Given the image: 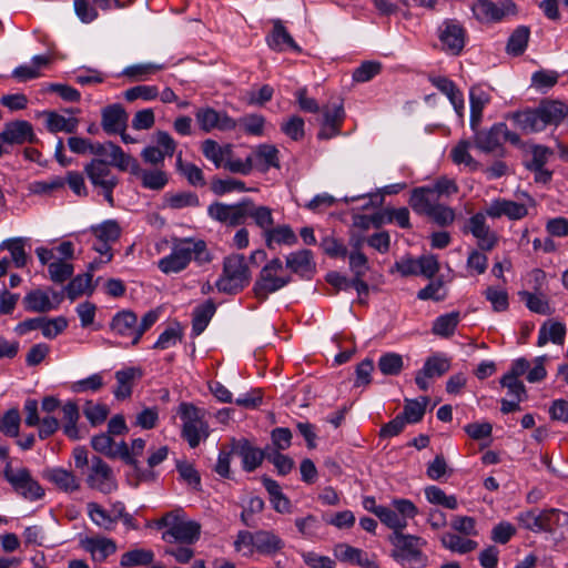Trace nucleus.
Returning <instances> with one entry per match:
<instances>
[{
    "label": "nucleus",
    "mask_w": 568,
    "mask_h": 568,
    "mask_svg": "<svg viewBox=\"0 0 568 568\" xmlns=\"http://www.w3.org/2000/svg\"><path fill=\"white\" fill-rule=\"evenodd\" d=\"M90 153L98 156L97 159H109L108 162H111V164L116 166L120 171H125L132 158L130 154L124 153L119 145L110 141L104 143H91Z\"/></svg>",
    "instance_id": "nucleus-23"
},
{
    "label": "nucleus",
    "mask_w": 568,
    "mask_h": 568,
    "mask_svg": "<svg viewBox=\"0 0 568 568\" xmlns=\"http://www.w3.org/2000/svg\"><path fill=\"white\" fill-rule=\"evenodd\" d=\"M280 151L272 144H260L248 155L252 161L253 169L260 172H267L271 168L280 169Z\"/></svg>",
    "instance_id": "nucleus-26"
},
{
    "label": "nucleus",
    "mask_w": 568,
    "mask_h": 568,
    "mask_svg": "<svg viewBox=\"0 0 568 568\" xmlns=\"http://www.w3.org/2000/svg\"><path fill=\"white\" fill-rule=\"evenodd\" d=\"M568 114V106L560 101H546L536 109H527L508 115L515 125L525 133L545 130L548 125H558Z\"/></svg>",
    "instance_id": "nucleus-1"
},
{
    "label": "nucleus",
    "mask_w": 568,
    "mask_h": 568,
    "mask_svg": "<svg viewBox=\"0 0 568 568\" xmlns=\"http://www.w3.org/2000/svg\"><path fill=\"white\" fill-rule=\"evenodd\" d=\"M516 520L532 532L555 534L559 528L568 527V513L557 508L528 509L520 511Z\"/></svg>",
    "instance_id": "nucleus-6"
},
{
    "label": "nucleus",
    "mask_w": 568,
    "mask_h": 568,
    "mask_svg": "<svg viewBox=\"0 0 568 568\" xmlns=\"http://www.w3.org/2000/svg\"><path fill=\"white\" fill-rule=\"evenodd\" d=\"M475 18L480 22H498L506 16L516 13V4L511 0L493 2L489 0H477L471 6Z\"/></svg>",
    "instance_id": "nucleus-16"
},
{
    "label": "nucleus",
    "mask_w": 568,
    "mask_h": 568,
    "mask_svg": "<svg viewBox=\"0 0 568 568\" xmlns=\"http://www.w3.org/2000/svg\"><path fill=\"white\" fill-rule=\"evenodd\" d=\"M251 281V271L243 254H231L223 260V270L215 283L219 292L235 295Z\"/></svg>",
    "instance_id": "nucleus-4"
},
{
    "label": "nucleus",
    "mask_w": 568,
    "mask_h": 568,
    "mask_svg": "<svg viewBox=\"0 0 568 568\" xmlns=\"http://www.w3.org/2000/svg\"><path fill=\"white\" fill-rule=\"evenodd\" d=\"M442 544L446 549L458 554H468L478 547V542L453 532L442 536Z\"/></svg>",
    "instance_id": "nucleus-45"
},
{
    "label": "nucleus",
    "mask_w": 568,
    "mask_h": 568,
    "mask_svg": "<svg viewBox=\"0 0 568 568\" xmlns=\"http://www.w3.org/2000/svg\"><path fill=\"white\" fill-rule=\"evenodd\" d=\"M111 162L104 159H92L84 166V172L91 184L100 189L101 194L109 205H114L113 190L119 184V178L112 172Z\"/></svg>",
    "instance_id": "nucleus-10"
},
{
    "label": "nucleus",
    "mask_w": 568,
    "mask_h": 568,
    "mask_svg": "<svg viewBox=\"0 0 568 568\" xmlns=\"http://www.w3.org/2000/svg\"><path fill=\"white\" fill-rule=\"evenodd\" d=\"M77 118H65L57 112H49L47 115V129L51 133L65 132L74 133L78 130Z\"/></svg>",
    "instance_id": "nucleus-46"
},
{
    "label": "nucleus",
    "mask_w": 568,
    "mask_h": 568,
    "mask_svg": "<svg viewBox=\"0 0 568 568\" xmlns=\"http://www.w3.org/2000/svg\"><path fill=\"white\" fill-rule=\"evenodd\" d=\"M87 513L94 525L105 531H112L115 528V519L111 517L110 511L100 504L90 501L87 504Z\"/></svg>",
    "instance_id": "nucleus-42"
},
{
    "label": "nucleus",
    "mask_w": 568,
    "mask_h": 568,
    "mask_svg": "<svg viewBox=\"0 0 568 568\" xmlns=\"http://www.w3.org/2000/svg\"><path fill=\"white\" fill-rule=\"evenodd\" d=\"M202 152L203 155L212 161L216 168H220L224 164V158L226 153H230V148H222L214 140L207 139L202 143Z\"/></svg>",
    "instance_id": "nucleus-61"
},
{
    "label": "nucleus",
    "mask_w": 568,
    "mask_h": 568,
    "mask_svg": "<svg viewBox=\"0 0 568 568\" xmlns=\"http://www.w3.org/2000/svg\"><path fill=\"white\" fill-rule=\"evenodd\" d=\"M267 44L275 51L292 50L301 52V47L295 42L283 22L277 19L273 21V29L266 38Z\"/></svg>",
    "instance_id": "nucleus-27"
},
{
    "label": "nucleus",
    "mask_w": 568,
    "mask_h": 568,
    "mask_svg": "<svg viewBox=\"0 0 568 568\" xmlns=\"http://www.w3.org/2000/svg\"><path fill=\"white\" fill-rule=\"evenodd\" d=\"M92 276L93 275L91 273H85L73 277L64 288L67 296L71 301H74L77 297L85 293L91 294L93 292V287L91 285Z\"/></svg>",
    "instance_id": "nucleus-48"
},
{
    "label": "nucleus",
    "mask_w": 568,
    "mask_h": 568,
    "mask_svg": "<svg viewBox=\"0 0 568 568\" xmlns=\"http://www.w3.org/2000/svg\"><path fill=\"white\" fill-rule=\"evenodd\" d=\"M45 478L64 491H74L80 487L79 479L75 475L63 468L57 467L48 469L45 471Z\"/></svg>",
    "instance_id": "nucleus-36"
},
{
    "label": "nucleus",
    "mask_w": 568,
    "mask_h": 568,
    "mask_svg": "<svg viewBox=\"0 0 568 568\" xmlns=\"http://www.w3.org/2000/svg\"><path fill=\"white\" fill-rule=\"evenodd\" d=\"M265 244L268 248H273V244L283 245H295L297 243V236L290 225L283 224L276 227H271L264 235Z\"/></svg>",
    "instance_id": "nucleus-38"
},
{
    "label": "nucleus",
    "mask_w": 568,
    "mask_h": 568,
    "mask_svg": "<svg viewBox=\"0 0 568 568\" xmlns=\"http://www.w3.org/2000/svg\"><path fill=\"white\" fill-rule=\"evenodd\" d=\"M235 452L242 458L243 469L248 473L261 466L267 455L264 450L252 446L247 439H241L235 447Z\"/></svg>",
    "instance_id": "nucleus-32"
},
{
    "label": "nucleus",
    "mask_w": 568,
    "mask_h": 568,
    "mask_svg": "<svg viewBox=\"0 0 568 568\" xmlns=\"http://www.w3.org/2000/svg\"><path fill=\"white\" fill-rule=\"evenodd\" d=\"M292 277L284 273L283 262L278 257L268 261L260 271L254 285V296L264 302L268 296L288 285Z\"/></svg>",
    "instance_id": "nucleus-7"
},
{
    "label": "nucleus",
    "mask_w": 568,
    "mask_h": 568,
    "mask_svg": "<svg viewBox=\"0 0 568 568\" xmlns=\"http://www.w3.org/2000/svg\"><path fill=\"white\" fill-rule=\"evenodd\" d=\"M195 120L200 129L205 132L219 130L222 132L233 131L237 128L235 119L230 116L225 111H217L214 108L205 106L195 111Z\"/></svg>",
    "instance_id": "nucleus-15"
},
{
    "label": "nucleus",
    "mask_w": 568,
    "mask_h": 568,
    "mask_svg": "<svg viewBox=\"0 0 568 568\" xmlns=\"http://www.w3.org/2000/svg\"><path fill=\"white\" fill-rule=\"evenodd\" d=\"M439 202L430 186H418L412 190L409 205L419 215L427 213Z\"/></svg>",
    "instance_id": "nucleus-30"
},
{
    "label": "nucleus",
    "mask_w": 568,
    "mask_h": 568,
    "mask_svg": "<svg viewBox=\"0 0 568 568\" xmlns=\"http://www.w3.org/2000/svg\"><path fill=\"white\" fill-rule=\"evenodd\" d=\"M164 202L169 207L174 210L200 205L199 196L193 192L166 193L164 195Z\"/></svg>",
    "instance_id": "nucleus-54"
},
{
    "label": "nucleus",
    "mask_w": 568,
    "mask_h": 568,
    "mask_svg": "<svg viewBox=\"0 0 568 568\" xmlns=\"http://www.w3.org/2000/svg\"><path fill=\"white\" fill-rule=\"evenodd\" d=\"M247 197L234 204L213 202L207 207V214L212 220L229 226H239L246 221Z\"/></svg>",
    "instance_id": "nucleus-14"
},
{
    "label": "nucleus",
    "mask_w": 568,
    "mask_h": 568,
    "mask_svg": "<svg viewBox=\"0 0 568 568\" xmlns=\"http://www.w3.org/2000/svg\"><path fill=\"white\" fill-rule=\"evenodd\" d=\"M529 37H530V29L528 27H526V26L517 27L513 31V33L510 34V37L507 41V45H506L507 53L510 55H514V57L521 55L526 51V48H527L528 41H529Z\"/></svg>",
    "instance_id": "nucleus-43"
},
{
    "label": "nucleus",
    "mask_w": 568,
    "mask_h": 568,
    "mask_svg": "<svg viewBox=\"0 0 568 568\" xmlns=\"http://www.w3.org/2000/svg\"><path fill=\"white\" fill-rule=\"evenodd\" d=\"M79 418L80 413L77 403L67 402L62 406V428L64 435L72 440H77L82 437L78 428Z\"/></svg>",
    "instance_id": "nucleus-34"
},
{
    "label": "nucleus",
    "mask_w": 568,
    "mask_h": 568,
    "mask_svg": "<svg viewBox=\"0 0 568 568\" xmlns=\"http://www.w3.org/2000/svg\"><path fill=\"white\" fill-rule=\"evenodd\" d=\"M374 514L381 519L383 524L393 529V532H400L406 528V523L403 517L396 513L395 508L379 506L374 509Z\"/></svg>",
    "instance_id": "nucleus-53"
},
{
    "label": "nucleus",
    "mask_w": 568,
    "mask_h": 568,
    "mask_svg": "<svg viewBox=\"0 0 568 568\" xmlns=\"http://www.w3.org/2000/svg\"><path fill=\"white\" fill-rule=\"evenodd\" d=\"M333 552L335 558L342 562L363 568H379L375 561L369 559L366 551L348 544L341 542L335 545Z\"/></svg>",
    "instance_id": "nucleus-25"
},
{
    "label": "nucleus",
    "mask_w": 568,
    "mask_h": 568,
    "mask_svg": "<svg viewBox=\"0 0 568 568\" xmlns=\"http://www.w3.org/2000/svg\"><path fill=\"white\" fill-rule=\"evenodd\" d=\"M460 322L459 312H450L444 315L438 316L433 324L432 332L433 334L440 337H450L454 335L458 323Z\"/></svg>",
    "instance_id": "nucleus-44"
},
{
    "label": "nucleus",
    "mask_w": 568,
    "mask_h": 568,
    "mask_svg": "<svg viewBox=\"0 0 568 568\" xmlns=\"http://www.w3.org/2000/svg\"><path fill=\"white\" fill-rule=\"evenodd\" d=\"M23 305L28 312L47 313L54 310V304H50V295L40 288L30 291L23 297Z\"/></svg>",
    "instance_id": "nucleus-37"
},
{
    "label": "nucleus",
    "mask_w": 568,
    "mask_h": 568,
    "mask_svg": "<svg viewBox=\"0 0 568 568\" xmlns=\"http://www.w3.org/2000/svg\"><path fill=\"white\" fill-rule=\"evenodd\" d=\"M159 320V312L148 311L141 321L134 312L125 310L116 313L111 321V329L118 336L129 338L130 344L135 346L139 344L143 334L149 331Z\"/></svg>",
    "instance_id": "nucleus-5"
},
{
    "label": "nucleus",
    "mask_w": 568,
    "mask_h": 568,
    "mask_svg": "<svg viewBox=\"0 0 568 568\" xmlns=\"http://www.w3.org/2000/svg\"><path fill=\"white\" fill-rule=\"evenodd\" d=\"M1 139L9 145L37 142L32 125L24 120L7 123L1 132Z\"/></svg>",
    "instance_id": "nucleus-24"
},
{
    "label": "nucleus",
    "mask_w": 568,
    "mask_h": 568,
    "mask_svg": "<svg viewBox=\"0 0 568 568\" xmlns=\"http://www.w3.org/2000/svg\"><path fill=\"white\" fill-rule=\"evenodd\" d=\"M24 244L26 240L22 237L10 239L1 244V248H7L10 252L12 261L18 268L27 265Z\"/></svg>",
    "instance_id": "nucleus-58"
},
{
    "label": "nucleus",
    "mask_w": 568,
    "mask_h": 568,
    "mask_svg": "<svg viewBox=\"0 0 568 568\" xmlns=\"http://www.w3.org/2000/svg\"><path fill=\"white\" fill-rule=\"evenodd\" d=\"M362 241L357 240L353 245V251L349 253V268L354 276H365L368 271V260L364 253L361 252Z\"/></svg>",
    "instance_id": "nucleus-59"
},
{
    "label": "nucleus",
    "mask_w": 568,
    "mask_h": 568,
    "mask_svg": "<svg viewBox=\"0 0 568 568\" xmlns=\"http://www.w3.org/2000/svg\"><path fill=\"white\" fill-rule=\"evenodd\" d=\"M128 114L119 103L108 105L102 110L101 125L108 134L123 131L126 126Z\"/></svg>",
    "instance_id": "nucleus-29"
},
{
    "label": "nucleus",
    "mask_w": 568,
    "mask_h": 568,
    "mask_svg": "<svg viewBox=\"0 0 568 568\" xmlns=\"http://www.w3.org/2000/svg\"><path fill=\"white\" fill-rule=\"evenodd\" d=\"M3 478L9 483L16 494L27 500H39L44 496V489L36 480L27 467H12L11 462H7L2 470Z\"/></svg>",
    "instance_id": "nucleus-9"
},
{
    "label": "nucleus",
    "mask_w": 568,
    "mask_h": 568,
    "mask_svg": "<svg viewBox=\"0 0 568 568\" xmlns=\"http://www.w3.org/2000/svg\"><path fill=\"white\" fill-rule=\"evenodd\" d=\"M87 484L90 488L97 489L102 494H111L118 487L111 467L99 456L91 458Z\"/></svg>",
    "instance_id": "nucleus-17"
},
{
    "label": "nucleus",
    "mask_w": 568,
    "mask_h": 568,
    "mask_svg": "<svg viewBox=\"0 0 568 568\" xmlns=\"http://www.w3.org/2000/svg\"><path fill=\"white\" fill-rule=\"evenodd\" d=\"M377 367L383 375L397 376L404 368L403 356L393 352L385 353L379 357Z\"/></svg>",
    "instance_id": "nucleus-49"
},
{
    "label": "nucleus",
    "mask_w": 568,
    "mask_h": 568,
    "mask_svg": "<svg viewBox=\"0 0 568 568\" xmlns=\"http://www.w3.org/2000/svg\"><path fill=\"white\" fill-rule=\"evenodd\" d=\"M125 171L139 178L142 186L148 190L161 191L169 182V175L165 171L159 168L153 170L142 169L134 158L130 159Z\"/></svg>",
    "instance_id": "nucleus-20"
},
{
    "label": "nucleus",
    "mask_w": 568,
    "mask_h": 568,
    "mask_svg": "<svg viewBox=\"0 0 568 568\" xmlns=\"http://www.w3.org/2000/svg\"><path fill=\"white\" fill-rule=\"evenodd\" d=\"M83 547L89 551L93 560L102 562L116 550V545L112 539L104 537L88 538L83 541Z\"/></svg>",
    "instance_id": "nucleus-33"
},
{
    "label": "nucleus",
    "mask_w": 568,
    "mask_h": 568,
    "mask_svg": "<svg viewBox=\"0 0 568 568\" xmlns=\"http://www.w3.org/2000/svg\"><path fill=\"white\" fill-rule=\"evenodd\" d=\"M530 160L526 162L527 170L545 168L554 155V151L548 146L537 144L530 148Z\"/></svg>",
    "instance_id": "nucleus-63"
},
{
    "label": "nucleus",
    "mask_w": 568,
    "mask_h": 568,
    "mask_svg": "<svg viewBox=\"0 0 568 568\" xmlns=\"http://www.w3.org/2000/svg\"><path fill=\"white\" fill-rule=\"evenodd\" d=\"M256 530H239L233 542L235 551L242 552L243 556H252L255 554Z\"/></svg>",
    "instance_id": "nucleus-60"
},
{
    "label": "nucleus",
    "mask_w": 568,
    "mask_h": 568,
    "mask_svg": "<svg viewBox=\"0 0 568 568\" xmlns=\"http://www.w3.org/2000/svg\"><path fill=\"white\" fill-rule=\"evenodd\" d=\"M418 399H406L403 414H400L405 420L409 424H416L420 422L425 415L426 406L428 404V397H422Z\"/></svg>",
    "instance_id": "nucleus-52"
},
{
    "label": "nucleus",
    "mask_w": 568,
    "mask_h": 568,
    "mask_svg": "<svg viewBox=\"0 0 568 568\" xmlns=\"http://www.w3.org/2000/svg\"><path fill=\"white\" fill-rule=\"evenodd\" d=\"M566 336V327L562 323L559 322H549L545 323L540 329L538 335L537 345L544 346L549 341L554 344H564Z\"/></svg>",
    "instance_id": "nucleus-41"
},
{
    "label": "nucleus",
    "mask_w": 568,
    "mask_h": 568,
    "mask_svg": "<svg viewBox=\"0 0 568 568\" xmlns=\"http://www.w3.org/2000/svg\"><path fill=\"white\" fill-rule=\"evenodd\" d=\"M504 141H509L514 145L520 142L519 135L508 130L504 122H497L490 129L476 131L474 134V145L485 153L495 152Z\"/></svg>",
    "instance_id": "nucleus-12"
},
{
    "label": "nucleus",
    "mask_w": 568,
    "mask_h": 568,
    "mask_svg": "<svg viewBox=\"0 0 568 568\" xmlns=\"http://www.w3.org/2000/svg\"><path fill=\"white\" fill-rule=\"evenodd\" d=\"M91 232L98 241L115 242L121 235V229L116 221L108 220L91 227Z\"/></svg>",
    "instance_id": "nucleus-56"
},
{
    "label": "nucleus",
    "mask_w": 568,
    "mask_h": 568,
    "mask_svg": "<svg viewBox=\"0 0 568 568\" xmlns=\"http://www.w3.org/2000/svg\"><path fill=\"white\" fill-rule=\"evenodd\" d=\"M176 169L191 185L202 187L206 184L203 171L193 163L183 162L181 154L176 159Z\"/></svg>",
    "instance_id": "nucleus-50"
},
{
    "label": "nucleus",
    "mask_w": 568,
    "mask_h": 568,
    "mask_svg": "<svg viewBox=\"0 0 568 568\" xmlns=\"http://www.w3.org/2000/svg\"><path fill=\"white\" fill-rule=\"evenodd\" d=\"M526 199L525 203L498 197L490 202L486 209V215L491 219H499L506 216L511 221L523 220L528 215V207L536 206V201L528 193H524Z\"/></svg>",
    "instance_id": "nucleus-13"
},
{
    "label": "nucleus",
    "mask_w": 568,
    "mask_h": 568,
    "mask_svg": "<svg viewBox=\"0 0 568 568\" xmlns=\"http://www.w3.org/2000/svg\"><path fill=\"white\" fill-rule=\"evenodd\" d=\"M215 312L216 306L212 300H207L204 304L194 308L192 332L195 336L200 335L206 328Z\"/></svg>",
    "instance_id": "nucleus-40"
},
{
    "label": "nucleus",
    "mask_w": 568,
    "mask_h": 568,
    "mask_svg": "<svg viewBox=\"0 0 568 568\" xmlns=\"http://www.w3.org/2000/svg\"><path fill=\"white\" fill-rule=\"evenodd\" d=\"M251 217L255 225L263 231V235L274 225L272 210L268 206L256 205L247 197L246 219Z\"/></svg>",
    "instance_id": "nucleus-35"
},
{
    "label": "nucleus",
    "mask_w": 568,
    "mask_h": 568,
    "mask_svg": "<svg viewBox=\"0 0 568 568\" xmlns=\"http://www.w3.org/2000/svg\"><path fill=\"white\" fill-rule=\"evenodd\" d=\"M432 221H434L437 225L444 227L450 225L456 217V212L453 207L447 206L442 203H437L427 215Z\"/></svg>",
    "instance_id": "nucleus-64"
},
{
    "label": "nucleus",
    "mask_w": 568,
    "mask_h": 568,
    "mask_svg": "<svg viewBox=\"0 0 568 568\" xmlns=\"http://www.w3.org/2000/svg\"><path fill=\"white\" fill-rule=\"evenodd\" d=\"M237 128H240L245 134L262 136L264 134L265 118L262 114H246L239 120Z\"/></svg>",
    "instance_id": "nucleus-51"
},
{
    "label": "nucleus",
    "mask_w": 568,
    "mask_h": 568,
    "mask_svg": "<svg viewBox=\"0 0 568 568\" xmlns=\"http://www.w3.org/2000/svg\"><path fill=\"white\" fill-rule=\"evenodd\" d=\"M179 415L183 422L182 437L191 448H196L202 440L210 436V427L204 419V412L190 403L179 406Z\"/></svg>",
    "instance_id": "nucleus-8"
},
{
    "label": "nucleus",
    "mask_w": 568,
    "mask_h": 568,
    "mask_svg": "<svg viewBox=\"0 0 568 568\" xmlns=\"http://www.w3.org/2000/svg\"><path fill=\"white\" fill-rule=\"evenodd\" d=\"M154 559V554L149 549H133L126 551L121 557V566L133 567V566H146L150 565Z\"/></svg>",
    "instance_id": "nucleus-57"
},
{
    "label": "nucleus",
    "mask_w": 568,
    "mask_h": 568,
    "mask_svg": "<svg viewBox=\"0 0 568 568\" xmlns=\"http://www.w3.org/2000/svg\"><path fill=\"white\" fill-rule=\"evenodd\" d=\"M321 111L323 119L322 128L317 134L318 139L328 140L338 135L346 116L343 102L326 104Z\"/></svg>",
    "instance_id": "nucleus-19"
},
{
    "label": "nucleus",
    "mask_w": 568,
    "mask_h": 568,
    "mask_svg": "<svg viewBox=\"0 0 568 568\" xmlns=\"http://www.w3.org/2000/svg\"><path fill=\"white\" fill-rule=\"evenodd\" d=\"M450 368V362L447 357L442 355H435L428 357L424 366L420 368L423 371L424 375H427L428 377H439L443 376L445 373H447Z\"/></svg>",
    "instance_id": "nucleus-55"
},
{
    "label": "nucleus",
    "mask_w": 568,
    "mask_h": 568,
    "mask_svg": "<svg viewBox=\"0 0 568 568\" xmlns=\"http://www.w3.org/2000/svg\"><path fill=\"white\" fill-rule=\"evenodd\" d=\"M109 413L110 409L105 404H94L91 400H88L83 407L84 416L94 427L103 424L106 420Z\"/></svg>",
    "instance_id": "nucleus-62"
},
{
    "label": "nucleus",
    "mask_w": 568,
    "mask_h": 568,
    "mask_svg": "<svg viewBox=\"0 0 568 568\" xmlns=\"http://www.w3.org/2000/svg\"><path fill=\"white\" fill-rule=\"evenodd\" d=\"M193 257L199 262L210 261L205 242L183 239L173 244L169 255L159 260L158 267L164 274L179 273L187 267Z\"/></svg>",
    "instance_id": "nucleus-2"
},
{
    "label": "nucleus",
    "mask_w": 568,
    "mask_h": 568,
    "mask_svg": "<svg viewBox=\"0 0 568 568\" xmlns=\"http://www.w3.org/2000/svg\"><path fill=\"white\" fill-rule=\"evenodd\" d=\"M285 262L287 268L301 276L310 273L314 266L313 255L310 250L293 252L286 256Z\"/></svg>",
    "instance_id": "nucleus-39"
},
{
    "label": "nucleus",
    "mask_w": 568,
    "mask_h": 568,
    "mask_svg": "<svg viewBox=\"0 0 568 568\" xmlns=\"http://www.w3.org/2000/svg\"><path fill=\"white\" fill-rule=\"evenodd\" d=\"M285 540L273 529H257L255 554L274 558L283 554Z\"/></svg>",
    "instance_id": "nucleus-21"
},
{
    "label": "nucleus",
    "mask_w": 568,
    "mask_h": 568,
    "mask_svg": "<svg viewBox=\"0 0 568 568\" xmlns=\"http://www.w3.org/2000/svg\"><path fill=\"white\" fill-rule=\"evenodd\" d=\"M164 69V64L158 63H136L126 67L122 74L132 81H146L151 75Z\"/></svg>",
    "instance_id": "nucleus-47"
},
{
    "label": "nucleus",
    "mask_w": 568,
    "mask_h": 568,
    "mask_svg": "<svg viewBox=\"0 0 568 568\" xmlns=\"http://www.w3.org/2000/svg\"><path fill=\"white\" fill-rule=\"evenodd\" d=\"M389 541L395 547L393 552L394 558L406 560L418 568L426 566L427 557L424 556L422 551L426 541L423 538L414 535H405L400 531L393 532L389 536Z\"/></svg>",
    "instance_id": "nucleus-11"
},
{
    "label": "nucleus",
    "mask_w": 568,
    "mask_h": 568,
    "mask_svg": "<svg viewBox=\"0 0 568 568\" xmlns=\"http://www.w3.org/2000/svg\"><path fill=\"white\" fill-rule=\"evenodd\" d=\"M143 372L140 367H126L115 372L116 387L113 394L116 399L124 400L132 395L134 381L140 379Z\"/></svg>",
    "instance_id": "nucleus-28"
},
{
    "label": "nucleus",
    "mask_w": 568,
    "mask_h": 568,
    "mask_svg": "<svg viewBox=\"0 0 568 568\" xmlns=\"http://www.w3.org/2000/svg\"><path fill=\"white\" fill-rule=\"evenodd\" d=\"M430 83L444 93L453 104L456 113L462 116L465 108L463 92L446 77H429Z\"/></svg>",
    "instance_id": "nucleus-31"
},
{
    "label": "nucleus",
    "mask_w": 568,
    "mask_h": 568,
    "mask_svg": "<svg viewBox=\"0 0 568 568\" xmlns=\"http://www.w3.org/2000/svg\"><path fill=\"white\" fill-rule=\"evenodd\" d=\"M158 528H165L162 539L166 542L193 545L200 539L201 525L193 520H185L182 510H172L164 514L158 521Z\"/></svg>",
    "instance_id": "nucleus-3"
},
{
    "label": "nucleus",
    "mask_w": 568,
    "mask_h": 568,
    "mask_svg": "<svg viewBox=\"0 0 568 568\" xmlns=\"http://www.w3.org/2000/svg\"><path fill=\"white\" fill-rule=\"evenodd\" d=\"M439 40L447 51L459 54L465 45V29L456 20H446L439 28Z\"/></svg>",
    "instance_id": "nucleus-22"
},
{
    "label": "nucleus",
    "mask_w": 568,
    "mask_h": 568,
    "mask_svg": "<svg viewBox=\"0 0 568 568\" xmlns=\"http://www.w3.org/2000/svg\"><path fill=\"white\" fill-rule=\"evenodd\" d=\"M486 212H478L469 217L468 224L464 227V233H471L477 239V244L480 251L489 252L498 243V235L486 223Z\"/></svg>",
    "instance_id": "nucleus-18"
}]
</instances>
